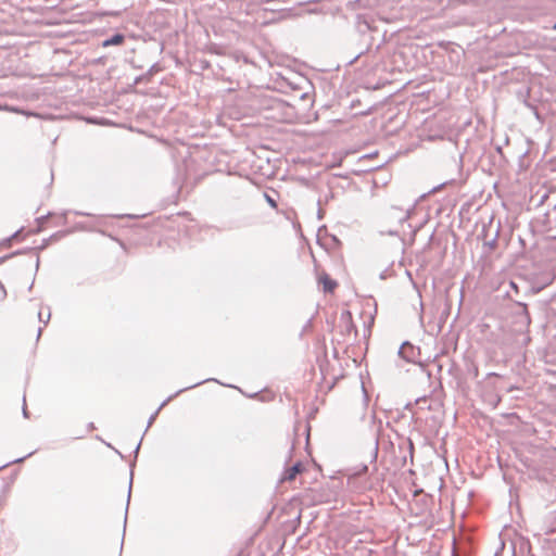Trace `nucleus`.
<instances>
[{"instance_id": "nucleus-1", "label": "nucleus", "mask_w": 556, "mask_h": 556, "mask_svg": "<svg viewBox=\"0 0 556 556\" xmlns=\"http://www.w3.org/2000/svg\"><path fill=\"white\" fill-rule=\"evenodd\" d=\"M302 465L301 463H296L291 468H289L283 477V480H293L295 476L301 471Z\"/></svg>"}, {"instance_id": "nucleus-2", "label": "nucleus", "mask_w": 556, "mask_h": 556, "mask_svg": "<svg viewBox=\"0 0 556 556\" xmlns=\"http://www.w3.org/2000/svg\"><path fill=\"white\" fill-rule=\"evenodd\" d=\"M123 41H124V36L121 34H116L113 37H111L110 39L104 40L103 47L121 45Z\"/></svg>"}, {"instance_id": "nucleus-3", "label": "nucleus", "mask_w": 556, "mask_h": 556, "mask_svg": "<svg viewBox=\"0 0 556 556\" xmlns=\"http://www.w3.org/2000/svg\"><path fill=\"white\" fill-rule=\"evenodd\" d=\"M321 281L324 283L325 290L331 291L336 287V283L332 280H330L327 276H325L321 279Z\"/></svg>"}, {"instance_id": "nucleus-4", "label": "nucleus", "mask_w": 556, "mask_h": 556, "mask_svg": "<svg viewBox=\"0 0 556 556\" xmlns=\"http://www.w3.org/2000/svg\"><path fill=\"white\" fill-rule=\"evenodd\" d=\"M407 348H408V349H412V346H410L407 342L403 343V344H402V346H401V349L399 350V354H400V355H403V353L405 352V350H406Z\"/></svg>"}, {"instance_id": "nucleus-5", "label": "nucleus", "mask_w": 556, "mask_h": 556, "mask_svg": "<svg viewBox=\"0 0 556 556\" xmlns=\"http://www.w3.org/2000/svg\"><path fill=\"white\" fill-rule=\"evenodd\" d=\"M2 109L8 110V108H7V106H5V108L0 106V110H2ZM9 111L17 112V110H16V109H9Z\"/></svg>"}, {"instance_id": "nucleus-6", "label": "nucleus", "mask_w": 556, "mask_h": 556, "mask_svg": "<svg viewBox=\"0 0 556 556\" xmlns=\"http://www.w3.org/2000/svg\"><path fill=\"white\" fill-rule=\"evenodd\" d=\"M268 201H269V204H271L273 206H275V202L268 198Z\"/></svg>"}, {"instance_id": "nucleus-7", "label": "nucleus", "mask_w": 556, "mask_h": 556, "mask_svg": "<svg viewBox=\"0 0 556 556\" xmlns=\"http://www.w3.org/2000/svg\"><path fill=\"white\" fill-rule=\"evenodd\" d=\"M553 28L556 30V23L554 24Z\"/></svg>"}]
</instances>
